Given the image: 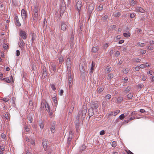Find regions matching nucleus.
<instances>
[{"instance_id": "obj_61", "label": "nucleus", "mask_w": 154, "mask_h": 154, "mask_svg": "<svg viewBox=\"0 0 154 154\" xmlns=\"http://www.w3.org/2000/svg\"><path fill=\"white\" fill-rule=\"evenodd\" d=\"M49 113V115L50 116H52L53 114V112L52 110H50L49 112H48Z\"/></svg>"}, {"instance_id": "obj_10", "label": "nucleus", "mask_w": 154, "mask_h": 154, "mask_svg": "<svg viewBox=\"0 0 154 154\" xmlns=\"http://www.w3.org/2000/svg\"><path fill=\"white\" fill-rule=\"evenodd\" d=\"M94 109L91 108H90L88 110V114L89 115V119H90V117L92 116L94 114L93 110Z\"/></svg>"}, {"instance_id": "obj_63", "label": "nucleus", "mask_w": 154, "mask_h": 154, "mask_svg": "<svg viewBox=\"0 0 154 154\" xmlns=\"http://www.w3.org/2000/svg\"><path fill=\"white\" fill-rule=\"evenodd\" d=\"M148 49L150 50H153V47L152 46L150 45L148 47Z\"/></svg>"}, {"instance_id": "obj_30", "label": "nucleus", "mask_w": 154, "mask_h": 154, "mask_svg": "<svg viewBox=\"0 0 154 154\" xmlns=\"http://www.w3.org/2000/svg\"><path fill=\"white\" fill-rule=\"evenodd\" d=\"M123 35L126 37H129L130 36L131 34L130 33H124L123 34Z\"/></svg>"}, {"instance_id": "obj_29", "label": "nucleus", "mask_w": 154, "mask_h": 154, "mask_svg": "<svg viewBox=\"0 0 154 154\" xmlns=\"http://www.w3.org/2000/svg\"><path fill=\"white\" fill-rule=\"evenodd\" d=\"M74 39V37L73 35H71L70 38V43L72 44Z\"/></svg>"}, {"instance_id": "obj_27", "label": "nucleus", "mask_w": 154, "mask_h": 154, "mask_svg": "<svg viewBox=\"0 0 154 154\" xmlns=\"http://www.w3.org/2000/svg\"><path fill=\"white\" fill-rule=\"evenodd\" d=\"M33 19L36 21L37 20L38 16V13H34L33 14Z\"/></svg>"}, {"instance_id": "obj_56", "label": "nucleus", "mask_w": 154, "mask_h": 154, "mask_svg": "<svg viewBox=\"0 0 154 154\" xmlns=\"http://www.w3.org/2000/svg\"><path fill=\"white\" fill-rule=\"evenodd\" d=\"M135 14L131 13L130 14V17L131 18H134L135 17Z\"/></svg>"}, {"instance_id": "obj_54", "label": "nucleus", "mask_w": 154, "mask_h": 154, "mask_svg": "<svg viewBox=\"0 0 154 154\" xmlns=\"http://www.w3.org/2000/svg\"><path fill=\"white\" fill-rule=\"evenodd\" d=\"M137 45L140 47H143L144 46V44L138 42L137 43Z\"/></svg>"}, {"instance_id": "obj_45", "label": "nucleus", "mask_w": 154, "mask_h": 154, "mask_svg": "<svg viewBox=\"0 0 154 154\" xmlns=\"http://www.w3.org/2000/svg\"><path fill=\"white\" fill-rule=\"evenodd\" d=\"M125 116L124 114H122L121 115H120L119 116V118L120 119L122 120L123 119Z\"/></svg>"}, {"instance_id": "obj_62", "label": "nucleus", "mask_w": 154, "mask_h": 154, "mask_svg": "<svg viewBox=\"0 0 154 154\" xmlns=\"http://www.w3.org/2000/svg\"><path fill=\"white\" fill-rule=\"evenodd\" d=\"M20 55V52L19 50H17L16 51V56L17 57L19 56Z\"/></svg>"}, {"instance_id": "obj_26", "label": "nucleus", "mask_w": 154, "mask_h": 154, "mask_svg": "<svg viewBox=\"0 0 154 154\" xmlns=\"http://www.w3.org/2000/svg\"><path fill=\"white\" fill-rule=\"evenodd\" d=\"M47 76V72L46 70H44L42 75V77L43 78H45Z\"/></svg>"}, {"instance_id": "obj_51", "label": "nucleus", "mask_w": 154, "mask_h": 154, "mask_svg": "<svg viewBox=\"0 0 154 154\" xmlns=\"http://www.w3.org/2000/svg\"><path fill=\"white\" fill-rule=\"evenodd\" d=\"M129 70V69H125L124 71V73L126 74L128 72Z\"/></svg>"}, {"instance_id": "obj_57", "label": "nucleus", "mask_w": 154, "mask_h": 154, "mask_svg": "<svg viewBox=\"0 0 154 154\" xmlns=\"http://www.w3.org/2000/svg\"><path fill=\"white\" fill-rule=\"evenodd\" d=\"M140 69V66H136L135 68H134L135 70L134 71H139V70Z\"/></svg>"}, {"instance_id": "obj_12", "label": "nucleus", "mask_w": 154, "mask_h": 154, "mask_svg": "<svg viewBox=\"0 0 154 154\" xmlns=\"http://www.w3.org/2000/svg\"><path fill=\"white\" fill-rule=\"evenodd\" d=\"M67 27V25L64 23L62 22L61 23V28L62 30L63 31L66 30Z\"/></svg>"}, {"instance_id": "obj_37", "label": "nucleus", "mask_w": 154, "mask_h": 154, "mask_svg": "<svg viewBox=\"0 0 154 154\" xmlns=\"http://www.w3.org/2000/svg\"><path fill=\"white\" fill-rule=\"evenodd\" d=\"M137 3V1L135 0H132L130 3L131 5H134Z\"/></svg>"}, {"instance_id": "obj_23", "label": "nucleus", "mask_w": 154, "mask_h": 154, "mask_svg": "<svg viewBox=\"0 0 154 154\" xmlns=\"http://www.w3.org/2000/svg\"><path fill=\"white\" fill-rule=\"evenodd\" d=\"M113 15L115 17H119L121 15V13L120 12H114L113 13Z\"/></svg>"}, {"instance_id": "obj_49", "label": "nucleus", "mask_w": 154, "mask_h": 154, "mask_svg": "<svg viewBox=\"0 0 154 154\" xmlns=\"http://www.w3.org/2000/svg\"><path fill=\"white\" fill-rule=\"evenodd\" d=\"M113 75H114L113 74H112V73H111L109 74L108 76L110 79H112L113 78Z\"/></svg>"}, {"instance_id": "obj_40", "label": "nucleus", "mask_w": 154, "mask_h": 154, "mask_svg": "<svg viewBox=\"0 0 154 154\" xmlns=\"http://www.w3.org/2000/svg\"><path fill=\"white\" fill-rule=\"evenodd\" d=\"M24 129L27 132H28L29 131V128L28 126H24Z\"/></svg>"}, {"instance_id": "obj_33", "label": "nucleus", "mask_w": 154, "mask_h": 154, "mask_svg": "<svg viewBox=\"0 0 154 154\" xmlns=\"http://www.w3.org/2000/svg\"><path fill=\"white\" fill-rule=\"evenodd\" d=\"M108 18V16L107 15H105L101 18V19L103 20L106 21Z\"/></svg>"}, {"instance_id": "obj_31", "label": "nucleus", "mask_w": 154, "mask_h": 154, "mask_svg": "<svg viewBox=\"0 0 154 154\" xmlns=\"http://www.w3.org/2000/svg\"><path fill=\"white\" fill-rule=\"evenodd\" d=\"M39 125L40 128L41 129H42L44 127V125L43 123L42 120L39 123Z\"/></svg>"}, {"instance_id": "obj_8", "label": "nucleus", "mask_w": 154, "mask_h": 154, "mask_svg": "<svg viewBox=\"0 0 154 154\" xmlns=\"http://www.w3.org/2000/svg\"><path fill=\"white\" fill-rule=\"evenodd\" d=\"M66 63L67 65V69H69V70L71 68V62L70 61V57H68L67 58Z\"/></svg>"}, {"instance_id": "obj_52", "label": "nucleus", "mask_w": 154, "mask_h": 154, "mask_svg": "<svg viewBox=\"0 0 154 154\" xmlns=\"http://www.w3.org/2000/svg\"><path fill=\"white\" fill-rule=\"evenodd\" d=\"M51 88H52V90H53L54 91L56 90V88L55 87L54 85L53 84L51 85Z\"/></svg>"}, {"instance_id": "obj_35", "label": "nucleus", "mask_w": 154, "mask_h": 154, "mask_svg": "<svg viewBox=\"0 0 154 154\" xmlns=\"http://www.w3.org/2000/svg\"><path fill=\"white\" fill-rule=\"evenodd\" d=\"M107 101H104L102 103V106L103 107H105L107 105Z\"/></svg>"}, {"instance_id": "obj_17", "label": "nucleus", "mask_w": 154, "mask_h": 154, "mask_svg": "<svg viewBox=\"0 0 154 154\" xmlns=\"http://www.w3.org/2000/svg\"><path fill=\"white\" fill-rule=\"evenodd\" d=\"M45 102L46 103L45 104V107L46 108V110L48 112H49V111L51 110L50 107L46 101H45Z\"/></svg>"}, {"instance_id": "obj_50", "label": "nucleus", "mask_w": 154, "mask_h": 154, "mask_svg": "<svg viewBox=\"0 0 154 154\" xmlns=\"http://www.w3.org/2000/svg\"><path fill=\"white\" fill-rule=\"evenodd\" d=\"M59 61L60 63H62L63 61V58L62 57H60L59 58Z\"/></svg>"}, {"instance_id": "obj_16", "label": "nucleus", "mask_w": 154, "mask_h": 154, "mask_svg": "<svg viewBox=\"0 0 154 154\" xmlns=\"http://www.w3.org/2000/svg\"><path fill=\"white\" fill-rule=\"evenodd\" d=\"M34 13H38V5L37 4L34 6V8L33 9Z\"/></svg>"}, {"instance_id": "obj_59", "label": "nucleus", "mask_w": 154, "mask_h": 154, "mask_svg": "<svg viewBox=\"0 0 154 154\" xmlns=\"http://www.w3.org/2000/svg\"><path fill=\"white\" fill-rule=\"evenodd\" d=\"M105 132L104 130H102L100 132V134L101 135H103L105 134Z\"/></svg>"}, {"instance_id": "obj_4", "label": "nucleus", "mask_w": 154, "mask_h": 154, "mask_svg": "<svg viewBox=\"0 0 154 154\" xmlns=\"http://www.w3.org/2000/svg\"><path fill=\"white\" fill-rule=\"evenodd\" d=\"M73 133L72 131H70L69 132V135L67 138V146L69 147V145L71 143V140L72 137Z\"/></svg>"}, {"instance_id": "obj_42", "label": "nucleus", "mask_w": 154, "mask_h": 154, "mask_svg": "<svg viewBox=\"0 0 154 154\" xmlns=\"http://www.w3.org/2000/svg\"><path fill=\"white\" fill-rule=\"evenodd\" d=\"M86 148V146L85 145H82L80 148V150L83 151Z\"/></svg>"}, {"instance_id": "obj_14", "label": "nucleus", "mask_w": 154, "mask_h": 154, "mask_svg": "<svg viewBox=\"0 0 154 154\" xmlns=\"http://www.w3.org/2000/svg\"><path fill=\"white\" fill-rule=\"evenodd\" d=\"M69 85L70 88L71 87L73 83V80L72 77H68Z\"/></svg>"}, {"instance_id": "obj_46", "label": "nucleus", "mask_w": 154, "mask_h": 154, "mask_svg": "<svg viewBox=\"0 0 154 154\" xmlns=\"http://www.w3.org/2000/svg\"><path fill=\"white\" fill-rule=\"evenodd\" d=\"M3 47L5 50L7 49L8 48V45L5 44H4L3 45Z\"/></svg>"}, {"instance_id": "obj_43", "label": "nucleus", "mask_w": 154, "mask_h": 154, "mask_svg": "<svg viewBox=\"0 0 154 154\" xmlns=\"http://www.w3.org/2000/svg\"><path fill=\"white\" fill-rule=\"evenodd\" d=\"M5 117L6 119L7 120H8L10 119V117L9 116V114L8 113H6L5 116Z\"/></svg>"}, {"instance_id": "obj_13", "label": "nucleus", "mask_w": 154, "mask_h": 154, "mask_svg": "<svg viewBox=\"0 0 154 154\" xmlns=\"http://www.w3.org/2000/svg\"><path fill=\"white\" fill-rule=\"evenodd\" d=\"M50 129L52 133H54L55 131V122H53V123L51 124Z\"/></svg>"}, {"instance_id": "obj_25", "label": "nucleus", "mask_w": 154, "mask_h": 154, "mask_svg": "<svg viewBox=\"0 0 154 154\" xmlns=\"http://www.w3.org/2000/svg\"><path fill=\"white\" fill-rule=\"evenodd\" d=\"M66 7L65 6V5L64 3H62L60 6V11H63L65 9Z\"/></svg>"}, {"instance_id": "obj_5", "label": "nucleus", "mask_w": 154, "mask_h": 154, "mask_svg": "<svg viewBox=\"0 0 154 154\" xmlns=\"http://www.w3.org/2000/svg\"><path fill=\"white\" fill-rule=\"evenodd\" d=\"M2 79V80H5V82L7 83H14L13 78L12 75H11L10 78H7Z\"/></svg>"}, {"instance_id": "obj_9", "label": "nucleus", "mask_w": 154, "mask_h": 154, "mask_svg": "<svg viewBox=\"0 0 154 154\" xmlns=\"http://www.w3.org/2000/svg\"><path fill=\"white\" fill-rule=\"evenodd\" d=\"M14 20L15 24L16 26H21V24L19 22V18L17 15H15Z\"/></svg>"}, {"instance_id": "obj_3", "label": "nucleus", "mask_w": 154, "mask_h": 154, "mask_svg": "<svg viewBox=\"0 0 154 154\" xmlns=\"http://www.w3.org/2000/svg\"><path fill=\"white\" fill-rule=\"evenodd\" d=\"M82 2L81 1H78L76 2V11H78L79 15H80V11L82 6Z\"/></svg>"}, {"instance_id": "obj_11", "label": "nucleus", "mask_w": 154, "mask_h": 154, "mask_svg": "<svg viewBox=\"0 0 154 154\" xmlns=\"http://www.w3.org/2000/svg\"><path fill=\"white\" fill-rule=\"evenodd\" d=\"M20 36L24 39H25L26 38V35L25 31L21 30L20 31Z\"/></svg>"}, {"instance_id": "obj_28", "label": "nucleus", "mask_w": 154, "mask_h": 154, "mask_svg": "<svg viewBox=\"0 0 154 154\" xmlns=\"http://www.w3.org/2000/svg\"><path fill=\"white\" fill-rule=\"evenodd\" d=\"M20 45H19V46L20 45L21 46L23 47L25 45V43L24 42L23 40L21 39L20 38Z\"/></svg>"}, {"instance_id": "obj_41", "label": "nucleus", "mask_w": 154, "mask_h": 154, "mask_svg": "<svg viewBox=\"0 0 154 154\" xmlns=\"http://www.w3.org/2000/svg\"><path fill=\"white\" fill-rule=\"evenodd\" d=\"M117 143L115 141H113L112 143V146L113 147H115L117 146Z\"/></svg>"}, {"instance_id": "obj_20", "label": "nucleus", "mask_w": 154, "mask_h": 154, "mask_svg": "<svg viewBox=\"0 0 154 154\" xmlns=\"http://www.w3.org/2000/svg\"><path fill=\"white\" fill-rule=\"evenodd\" d=\"M98 49L99 48L97 46L94 47L91 50V51L94 53H95L98 50Z\"/></svg>"}, {"instance_id": "obj_22", "label": "nucleus", "mask_w": 154, "mask_h": 154, "mask_svg": "<svg viewBox=\"0 0 154 154\" xmlns=\"http://www.w3.org/2000/svg\"><path fill=\"white\" fill-rule=\"evenodd\" d=\"M136 11L137 12H139L141 13H143L144 11V10L141 7L138 8H137Z\"/></svg>"}, {"instance_id": "obj_7", "label": "nucleus", "mask_w": 154, "mask_h": 154, "mask_svg": "<svg viewBox=\"0 0 154 154\" xmlns=\"http://www.w3.org/2000/svg\"><path fill=\"white\" fill-rule=\"evenodd\" d=\"M42 144L44 150L46 151L48 149V146L47 141L46 139H44L42 140Z\"/></svg>"}, {"instance_id": "obj_15", "label": "nucleus", "mask_w": 154, "mask_h": 154, "mask_svg": "<svg viewBox=\"0 0 154 154\" xmlns=\"http://www.w3.org/2000/svg\"><path fill=\"white\" fill-rule=\"evenodd\" d=\"M79 69L81 72H84L85 70V65H80Z\"/></svg>"}, {"instance_id": "obj_18", "label": "nucleus", "mask_w": 154, "mask_h": 154, "mask_svg": "<svg viewBox=\"0 0 154 154\" xmlns=\"http://www.w3.org/2000/svg\"><path fill=\"white\" fill-rule=\"evenodd\" d=\"M95 64L92 61L91 65V67L90 70V72L91 73H92L93 72V70L94 68Z\"/></svg>"}, {"instance_id": "obj_64", "label": "nucleus", "mask_w": 154, "mask_h": 154, "mask_svg": "<svg viewBox=\"0 0 154 154\" xmlns=\"http://www.w3.org/2000/svg\"><path fill=\"white\" fill-rule=\"evenodd\" d=\"M131 89V88L130 87H128L126 88L125 91L127 92H129Z\"/></svg>"}, {"instance_id": "obj_55", "label": "nucleus", "mask_w": 154, "mask_h": 154, "mask_svg": "<svg viewBox=\"0 0 154 154\" xmlns=\"http://www.w3.org/2000/svg\"><path fill=\"white\" fill-rule=\"evenodd\" d=\"M30 143L32 145H35V142L34 140L31 139L30 141Z\"/></svg>"}, {"instance_id": "obj_32", "label": "nucleus", "mask_w": 154, "mask_h": 154, "mask_svg": "<svg viewBox=\"0 0 154 154\" xmlns=\"http://www.w3.org/2000/svg\"><path fill=\"white\" fill-rule=\"evenodd\" d=\"M27 118L30 121V123H31L32 121V118L31 116L30 115H28Z\"/></svg>"}, {"instance_id": "obj_1", "label": "nucleus", "mask_w": 154, "mask_h": 154, "mask_svg": "<svg viewBox=\"0 0 154 154\" xmlns=\"http://www.w3.org/2000/svg\"><path fill=\"white\" fill-rule=\"evenodd\" d=\"M87 112V109L83 108L82 110H80L77 116L76 119L77 120L75 121V124H76V128H78L79 126V119L80 116H81V119L82 121L84 120L86 115V114Z\"/></svg>"}, {"instance_id": "obj_24", "label": "nucleus", "mask_w": 154, "mask_h": 154, "mask_svg": "<svg viewBox=\"0 0 154 154\" xmlns=\"http://www.w3.org/2000/svg\"><path fill=\"white\" fill-rule=\"evenodd\" d=\"M123 97H119L117 100V101L118 103H120L123 100Z\"/></svg>"}, {"instance_id": "obj_47", "label": "nucleus", "mask_w": 154, "mask_h": 154, "mask_svg": "<svg viewBox=\"0 0 154 154\" xmlns=\"http://www.w3.org/2000/svg\"><path fill=\"white\" fill-rule=\"evenodd\" d=\"M103 5H102L100 4L98 7V9L100 11H102L103 10Z\"/></svg>"}, {"instance_id": "obj_44", "label": "nucleus", "mask_w": 154, "mask_h": 154, "mask_svg": "<svg viewBox=\"0 0 154 154\" xmlns=\"http://www.w3.org/2000/svg\"><path fill=\"white\" fill-rule=\"evenodd\" d=\"M120 112V110H117L115 112H114V114H112V115H113L114 116H116L117 114H118Z\"/></svg>"}, {"instance_id": "obj_38", "label": "nucleus", "mask_w": 154, "mask_h": 154, "mask_svg": "<svg viewBox=\"0 0 154 154\" xmlns=\"http://www.w3.org/2000/svg\"><path fill=\"white\" fill-rule=\"evenodd\" d=\"M51 67L52 68L53 70L54 71H55L56 69V66L55 64H53L51 65Z\"/></svg>"}, {"instance_id": "obj_60", "label": "nucleus", "mask_w": 154, "mask_h": 154, "mask_svg": "<svg viewBox=\"0 0 154 154\" xmlns=\"http://www.w3.org/2000/svg\"><path fill=\"white\" fill-rule=\"evenodd\" d=\"M2 100L3 101L5 102H8V100H9V99L8 98H3Z\"/></svg>"}, {"instance_id": "obj_53", "label": "nucleus", "mask_w": 154, "mask_h": 154, "mask_svg": "<svg viewBox=\"0 0 154 154\" xmlns=\"http://www.w3.org/2000/svg\"><path fill=\"white\" fill-rule=\"evenodd\" d=\"M120 54V52L119 51H117L115 53V54L116 56L118 57Z\"/></svg>"}, {"instance_id": "obj_6", "label": "nucleus", "mask_w": 154, "mask_h": 154, "mask_svg": "<svg viewBox=\"0 0 154 154\" xmlns=\"http://www.w3.org/2000/svg\"><path fill=\"white\" fill-rule=\"evenodd\" d=\"M21 15L23 20L25 22L26 20V19L27 17V15L26 13V11L24 9H22L21 10Z\"/></svg>"}, {"instance_id": "obj_2", "label": "nucleus", "mask_w": 154, "mask_h": 154, "mask_svg": "<svg viewBox=\"0 0 154 154\" xmlns=\"http://www.w3.org/2000/svg\"><path fill=\"white\" fill-rule=\"evenodd\" d=\"M99 103L97 100L91 101L90 103L91 108L94 109L97 108L99 105Z\"/></svg>"}, {"instance_id": "obj_58", "label": "nucleus", "mask_w": 154, "mask_h": 154, "mask_svg": "<svg viewBox=\"0 0 154 154\" xmlns=\"http://www.w3.org/2000/svg\"><path fill=\"white\" fill-rule=\"evenodd\" d=\"M144 86V85L142 84H139L138 85V87L139 88H142Z\"/></svg>"}, {"instance_id": "obj_48", "label": "nucleus", "mask_w": 154, "mask_h": 154, "mask_svg": "<svg viewBox=\"0 0 154 154\" xmlns=\"http://www.w3.org/2000/svg\"><path fill=\"white\" fill-rule=\"evenodd\" d=\"M140 68L143 69L146 67V66L145 65V64H141L140 66Z\"/></svg>"}, {"instance_id": "obj_19", "label": "nucleus", "mask_w": 154, "mask_h": 154, "mask_svg": "<svg viewBox=\"0 0 154 154\" xmlns=\"http://www.w3.org/2000/svg\"><path fill=\"white\" fill-rule=\"evenodd\" d=\"M111 70V67H109V66H107L105 70V73H107L110 72Z\"/></svg>"}, {"instance_id": "obj_36", "label": "nucleus", "mask_w": 154, "mask_h": 154, "mask_svg": "<svg viewBox=\"0 0 154 154\" xmlns=\"http://www.w3.org/2000/svg\"><path fill=\"white\" fill-rule=\"evenodd\" d=\"M111 97V95L109 94H107L105 96L104 98L105 99H109Z\"/></svg>"}, {"instance_id": "obj_34", "label": "nucleus", "mask_w": 154, "mask_h": 154, "mask_svg": "<svg viewBox=\"0 0 154 154\" xmlns=\"http://www.w3.org/2000/svg\"><path fill=\"white\" fill-rule=\"evenodd\" d=\"M45 103H46L45 102V101H44L42 102L41 108L42 109L44 108V106H45Z\"/></svg>"}, {"instance_id": "obj_39", "label": "nucleus", "mask_w": 154, "mask_h": 154, "mask_svg": "<svg viewBox=\"0 0 154 154\" xmlns=\"http://www.w3.org/2000/svg\"><path fill=\"white\" fill-rule=\"evenodd\" d=\"M56 99V98L54 99V105L55 106H57V101Z\"/></svg>"}, {"instance_id": "obj_21", "label": "nucleus", "mask_w": 154, "mask_h": 154, "mask_svg": "<svg viewBox=\"0 0 154 154\" xmlns=\"http://www.w3.org/2000/svg\"><path fill=\"white\" fill-rule=\"evenodd\" d=\"M133 95V93H129L127 95V98L128 99V100L131 99L132 98Z\"/></svg>"}]
</instances>
